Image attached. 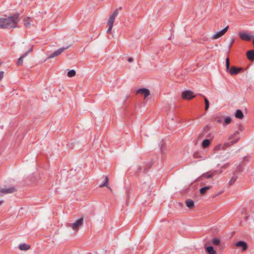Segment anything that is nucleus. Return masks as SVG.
<instances>
[{"label": "nucleus", "instance_id": "40", "mask_svg": "<svg viewBox=\"0 0 254 254\" xmlns=\"http://www.w3.org/2000/svg\"><path fill=\"white\" fill-rule=\"evenodd\" d=\"M86 254H92L91 253H88Z\"/></svg>", "mask_w": 254, "mask_h": 254}, {"label": "nucleus", "instance_id": "41", "mask_svg": "<svg viewBox=\"0 0 254 254\" xmlns=\"http://www.w3.org/2000/svg\"><path fill=\"white\" fill-rule=\"evenodd\" d=\"M95 254H97V252H95Z\"/></svg>", "mask_w": 254, "mask_h": 254}, {"label": "nucleus", "instance_id": "36", "mask_svg": "<svg viewBox=\"0 0 254 254\" xmlns=\"http://www.w3.org/2000/svg\"><path fill=\"white\" fill-rule=\"evenodd\" d=\"M228 166V164H226L224 166H222L223 168H226Z\"/></svg>", "mask_w": 254, "mask_h": 254}, {"label": "nucleus", "instance_id": "34", "mask_svg": "<svg viewBox=\"0 0 254 254\" xmlns=\"http://www.w3.org/2000/svg\"><path fill=\"white\" fill-rule=\"evenodd\" d=\"M206 137L212 138L213 137V136H211V133H209L206 135Z\"/></svg>", "mask_w": 254, "mask_h": 254}, {"label": "nucleus", "instance_id": "6", "mask_svg": "<svg viewBox=\"0 0 254 254\" xmlns=\"http://www.w3.org/2000/svg\"><path fill=\"white\" fill-rule=\"evenodd\" d=\"M68 46H67L66 47H62L61 48H60V49H58L57 50H56L55 52H54L53 53H52L49 56V59H52V58H54V57H55L56 56H58L60 55L63 52H64L65 50L68 49Z\"/></svg>", "mask_w": 254, "mask_h": 254}, {"label": "nucleus", "instance_id": "26", "mask_svg": "<svg viewBox=\"0 0 254 254\" xmlns=\"http://www.w3.org/2000/svg\"><path fill=\"white\" fill-rule=\"evenodd\" d=\"M204 102H205V110L206 111H207L209 107V101L206 97H204Z\"/></svg>", "mask_w": 254, "mask_h": 254}, {"label": "nucleus", "instance_id": "7", "mask_svg": "<svg viewBox=\"0 0 254 254\" xmlns=\"http://www.w3.org/2000/svg\"><path fill=\"white\" fill-rule=\"evenodd\" d=\"M218 173L217 170H215L213 171H209L206 173H203L202 176L200 178H205L207 179H209L212 178L215 175Z\"/></svg>", "mask_w": 254, "mask_h": 254}, {"label": "nucleus", "instance_id": "18", "mask_svg": "<svg viewBox=\"0 0 254 254\" xmlns=\"http://www.w3.org/2000/svg\"><path fill=\"white\" fill-rule=\"evenodd\" d=\"M205 251L208 254H215L216 251L214 250L212 246H208L206 248Z\"/></svg>", "mask_w": 254, "mask_h": 254}, {"label": "nucleus", "instance_id": "17", "mask_svg": "<svg viewBox=\"0 0 254 254\" xmlns=\"http://www.w3.org/2000/svg\"><path fill=\"white\" fill-rule=\"evenodd\" d=\"M186 205L188 207L191 209L194 207V202L192 199H187L185 201Z\"/></svg>", "mask_w": 254, "mask_h": 254}, {"label": "nucleus", "instance_id": "35", "mask_svg": "<svg viewBox=\"0 0 254 254\" xmlns=\"http://www.w3.org/2000/svg\"><path fill=\"white\" fill-rule=\"evenodd\" d=\"M127 61L128 62H132L133 61V59L132 58H129L127 59Z\"/></svg>", "mask_w": 254, "mask_h": 254}, {"label": "nucleus", "instance_id": "39", "mask_svg": "<svg viewBox=\"0 0 254 254\" xmlns=\"http://www.w3.org/2000/svg\"><path fill=\"white\" fill-rule=\"evenodd\" d=\"M162 146H163V144H162L161 145V147H160V149H162Z\"/></svg>", "mask_w": 254, "mask_h": 254}, {"label": "nucleus", "instance_id": "10", "mask_svg": "<svg viewBox=\"0 0 254 254\" xmlns=\"http://www.w3.org/2000/svg\"><path fill=\"white\" fill-rule=\"evenodd\" d=\"M239 35L241 39L247 41H251L252 37V35L245 32H240Z\"/></svg>", "mask_w": 254, "mask_h": 254}, {"label": "nucleus", "instance_id": "11", "mask_svg": "<svg viewBox=\"0 0 254 254\" xmlns=\"http://www.w3.org/2000/svg\"><path fill=\"white\" fill-rule=\"evenodd\" d=\"M235 246L238 248H242L243 252L246 251L248 249L247 244L244 241H242L237 242L235 244Z\"/></svg>", "mask_w": 254, "mask_h": 254}, {"label": "nucleus", "instance_id": "32", "mask_svg": "<svg viewBox=\"0 0 254 254\" xmlns=\"http://www.w3.org/2000/svg\"><path fill=\"white\" fill-rule=\"evenodd\" d=\"M24 25L26 27H30V23L29 22L27 21H25L24 22Z\"/></svg>", "mask_w": 254, "mask_h": 254}, {"label": "nucleus", "instance_id": "19", "mask_svg": "<svg viewBox=\"0 0 254 254\" xmlns=\"http://www.w3.org/2000/svg\"><path fill=\"white\" fill-rule=\"evenodd\" d=\"M20 250L22 251H26L30 248V246L25 243L20 244L19 246Z\"/></svg>", "mask_w": 254, "mask_h": 254}, {"label": "nucleus", "instance_id": "42", "mask_svg": "<svg viewBox=\"0 0 254 254\" xmlns=\"http://www.w3.org/2000/svg\"><path fill=\"white\" fill-rule=\"evenodd\" d=\"M1 65V64L0 63V65Z\"/></svg>", "mask_w": 254, "mask_h": 254}, {"label": "nucleus", "instance_id": "1", "mask_svg": "<svg viewBox=\"0 0 254 254\" xmlns=\"http://www.w3.org/2000/svg\"><path fill=\"white\" fill-rule=\"evenodd\" d=\"M19 20V13H15L13 16L6 17H0V29L14 28L17 26Z\"/></svg>", "mask_w": 254, "mask_h": 254}, {"label": "nucleus", "instance_id": "20", "mask_svg": "<svg viewBox=\"0 0 254 254\" xmlns=\"http://www.w3.org/2000/svg\"><path fill=\"white\" fill-rule=\"evenodd\" d=\"M211 188L212 186H206L201 188L199 190L200 193L201 194H204Z\"/></svg>", "mask_w": 254, "mask_h": 254}, {"label": "nucleus", "instance_id": "12", "mask_svg": "<svg viewBox=\"0 0 254 254\" xmlns=\"http://www.w3.org/2000/svg\"><path fill=\"white\" fill-rule=\"evenodd\" d=\"M137 94H140L144 95V98H146L150 94V91L148 89L146 88L139 89L136 91Z\"/></svg>", "mask_w": 254, "mask_h": 254}, {"label": "nucleus", "instance_id": "21", "mask_svg": "<svg viewBox=\"0 0 254 254\" xmlns=\"http://www.w3.org/2000/svg\"><path fill=\"white\" fill-rule=\"evenodd\" d=\"M211 243L214 246H219L221 245V242L218 238H213L211 241Z\"/></svg>", "mask_w": 254, "mask_h": 254}, {"label": "nucleus", "instance_id": "8", "mask_svg": "<svg viewBox=\"0 0 254 254\" xmlns=\"http://www.w3.org/2000/svg\"><path fill=\"white\" fill-rule=\"evenodd\" d=\"M16 191L15 188L13 187H9V188H3L0 189V193H3L5 194L12 193Z\"/></svg>", "mask_w": 254, "mask_h": 254}, {"label": "nucleus", "instance_id": "30", "mask_svg": "<svg viewBox=\"0 0 254 254\" xmlns=\"http://www.w3.org/2000/svg\"><path fill=\"white\" fill-rule=\"evenodd\" d=\"M231 118L229 117H226L224 119V123L226 124H229L231 123Z\"/></svg>", "mask_w": 254, "mask_h": 254}, {"label": "nucleus", "instance_id": "23", "mask_svg": "<svg viewBox=\"0 0 254 254\" xmlns=\"http://www.w3.org/2000/svg\"><path fill=\"white\" fill-rule=\"evenodd\" d=\"M209 129H210V127L208 126H206L204 128H203V129L202 130V132H201V133L199 135V137H203L205 133L208 132L209 130Z\"/></svg>", "mask_w": 254, "mask_h": 254}, {"label": "nucleus", "instance_id": "31", "mask_svg": "<svg viewBox=\"0 0 254 254\" xmlns=\"http://www.w3.org/2000/svg\"><path fill=\"white\" fill-rule=\"evenodd\" d=\"M108 25L109 26V28L107 29V33H111L112 29L113 27V25H110V24H108Z\"/></svg>", "mask_w": 254, "mask_h": 254}, {"label": "nucleus", "instance_id": "24", "mask_svg": "<svg viewBox=\"0 0 254 254\" xmlns=\"http://www.w3.org/2000/svg\"><path fill=\"white\" fill-rule=\"evenodd\" d=\"M115 18L116 17L111 15L108 19V24L113 25L115 22Z\"/></svg>", "mask_w": 254, "mask_h": 254}, {"label": "nucleus", "instance_id": "27", "mask_svg": "<svg viewBox=\"0 0 254 254\" xmlns=\"http://www.w3.org/2000/svg\"><path fill=\"white\" fill-rule=\"evenodd\" d=\"M122 9V7H120L119 8L116 9L114 10V12L113 13V14H112V15L116 17V16H117V15L118 14V13H119V9Z\"/></svg>", "mask_w": 254, "mask_h": 254}, {"label": "nucleus", "instance_id": "14", "mask_svg": "<svg viewBox=\"0 0 254 254\" xmlns=\"http://www.w3.org/2000/svg\"><path fill=\"white\" fill-rule=\"evenodd\" d=\"M247 57L250 61H254V50L248 51L247 52Z\"/></svg>", "mask_w": 254, "mask_h": 254}, {"label": "nucleus", "instance_id": "25", "mask_svg": "<svg viewBox=\"0 0 254 254\" xmlns=\"http://www.w3.org/2000/svg\"><path fill=\"white\" fill-rule=\"evenodd\" d=\"M75 74H76L75 71L74 69H72V70H69L67 72V75L68 77H73L74 75H75Z\"/></svg>", "mask_w": 254, "mask_h": 254}, {"label": "nucleus", "instance_id": "3", "mask_svg": "<svg viewBox=\"0 0 254 254\" xmlns=\"http://www.w3.org/2000/svg\"><path fill=\"white\" fill-rule=\"evenodd\" d=\"M226 68L227 71L229 70L230 74L232 75L237 74L243 69L241 67H237L235 66H232L230 68V62L228 58L226 60Z\"/></svg>", "mask_w": 254, "mask_h": 254}, {"label": "nucleus", "instance_id": "33", "mask_svg": "<svg viewBox=\"0 0 254 254\" xmlns=\"http://www.w3.org/2000/svg\"><path fill=\"white\" fill-rule=\"evenodd\" d=\"M4 72L2 71H0V80L3 78Z\"/></svg>", "mask_w": 254, "mask_h": 254}, {"label": "nucleus", "instance_id": "22", "mask_svg": "<svg viewBox=\"0 0 254 254\" xmlns=\"http://www.w3.org/2000/svg\"><path fill=\"white\" fill-rule=\"evenodd\" d=\"M210 144V140L208 139H204L201 144V145L203 148L207 147Z\"/></svg>", "mask_w": 254, "mask_h": 254}, {"label": "nucleus", "instance_id": "5", "mask_svg": "<svg viewBox=\"0 0 254 254\" xmlns=\"http://www.w3.org/2000/svg\"><path fill=\"white\" fill-rule=\"evenodd\" d=\"M195 95L193 92L190 90H186L182 93V97L183 99L190 100L195 97Z\"/></svg>", "mask_w": 254, "mask_h": 254}, {"label": "nucleus", "instance_id": "13", "mask_svg": "<svg viewBox=\"0 0 254 254\" xmlns=\"http://www.w3.org/2000/svg\"><path fill=\"white\" fill-rule=\"evenodd\" d=\"M31 51H32V48H31L28 51L26 52L22 56H21L18 59V61H17V64L18 65H22L23 58L26 57L28 55L29 52H30Z\"/></svg>", "mask_w": 254, "mask_h": 254}, {"label": "nucleus", "instance_id": "37", "mask_svg": "<svg viewBox=\"0 0 254 254\" xmlns=\"http://www.w3.org/2000/svg\"><path fill=\"white\" fill-rule=\"evenodd\" d=\"M3 203V201H0V205Z\"/></svg>", "mask_w": 254, "mask_h": 254}, {"label": "nucleus", "instance_id": "9", "mask_svg": "<svg viewBox=\"0 0 254 254\" xmlns=\"http://www.w3.org/2000/svg\"><path fill=\"white\" fill-rule=\"evenodd\" d=\"M228 27H229V26H227L225 28H224L223 29H222L220 31H218V32H216V33H215L213 35V39H218L219 37H221L227 32Z\"/></svg>", "mask_w": 254, "mask_h": 254}, {"label": "nucleus", "instance_id": "38", "mask_svg": "<svg viewBox=\"0 0 254 254\" xmlns=\"http://www.w3.org/2000/svg\"><path fill=\"white\" fill-rule=\"evenodd\" d=\"M253 43L254 47V38L253 39Z\"/></svg>", "mask_w": 254, "mask_h": 254}, {"label": "nucleus", "instance_id": "2", "mask_svg": "<svg viewBox=\"0 0 254 254\" xmlns=\"http://www.w3.org/2000/svg\"><path fill=\"white\" fill-rule=\"evenodd\" d=\"M239 134V132L238 131H236L234 134H232L229 137V139L231 140L235 137H236V138H235L232 141H230V142H226V143H224L223 145H221V144L218 145L216 146H215L214 149L215 150H219L220 148L225 149V148L228 147L230 146V145L234 144V143H236V142H238V141L239 139V137L237 136V135Z\"/></svg>", "mask_w": 254, "mask_h": 254}, {"label": "nucleus", "instance_id": "15", "mask_svg": "<svg viewBox=\"0 0 254 254\" xmlns=\"http://www.w3.org/2000/svg\"><path fill=\"white\" fill-rule=\"evenodd\" d=\"M235 117L239 119H242L244 117V114L241 110H237L235 114Z\"/></svg>", "mask_w": 254, "mask_h": 254}, {"label": "nucleus", "instance_id": "16", "mask_svg": "<svg viewBox=\"0 0 254 254\" xmlns=\"http://www.w3.org/2000/svg\"><path fill=\"white\" fill-rule=\"evenodd\" d=\"M103 179H104V180H103L104 183L100 185L99 187L102 188L103 187H107V188H109L108 187V182H109L108 178L107 177V176H103Z\"/></svg>", "mask_w": 254, "mask_h": 254}, {"label": "nucleus", "instance_id": "4", "mask_svg": "<svg viewBox=\"0 0 254 254\" xmlns=\"http://www.w3.org/2000/svg\"><path fill=\"white\" fill-rule=\"evenodd\" d=\"M83 223V218H81L76 220L74 223H69L68 226L71 227L74 230H77L78 228L82 225Z\"/></svg>", "mask_w": 254, "mask_h": 254}, {"label": "nucleus", "instance_id": "29", "mask_svg": "<svg viewBox=\"0 0 254 254\" xmlns=\"http://www.w3.org/2000/svg\"><path fill=\"white\" fill-rule=\"evenodd\" d=\"M237 177L235 176H233L230 179L229 184L230 185H232L233 183L235 182V181L237 180Z\"/></svg>", "mask_w": 254, "mask_h": 254}, {"label": "nucleus", "instance_id": "28", "mask_svg": "<svg viewBox=\"0 0 254 254\" xmlns=\"http://www.w3.org/2000/svg\"><path fill=\"white\" fill-rule=\"evenodd\" d=\"M122 9V7H120L119 8L116 9L114 10V12L113 13V14H112V15L116 17V16H117V15L118 14V13H119V9Z\"/></svg>", "mask_w": 254, "mask_h": 254}]
</instances>
